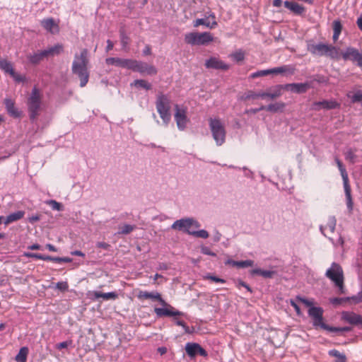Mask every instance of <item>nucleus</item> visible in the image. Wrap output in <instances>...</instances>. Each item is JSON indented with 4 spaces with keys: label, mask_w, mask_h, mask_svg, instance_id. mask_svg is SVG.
<instances>
[{
    "label": "nucleus",
    "mask_w": 362,
    "mask_h": 362,
    "mask_svg": "<svg viewBox=\"0 0 362 362\" xmlns=\"http://www.w3.org/2000/svg\"><path fill=\"white\" fill-rule=\"evenodd\" d=\"M137 298L141 300L151 299L153 300L159 301L165 308H155L154 312L158 317L163 316H177L183 315V313L176 310L171 305L167 303L161 297L158 292H148L140 291L137 295Z\"/></svg>",
    "instance_id": "obj_2"
},
{
    "label": "nucleus",
    "mask_w": 362,
    "mask_h": 362,
    "mask_svg": "<svg viewBox=\"0 0 362 362\" xmlns=\"http://www.w3.org/2000/svg\"><path fill=\"white\" fill-rule=\"evenodd\" d=\"M24 256L26 257L35 258L37 259H41V258H42V255L38 253L25 252Z\"/></svg>",
    "instance_id": "obj_50"
},
{
    "label": "nucleus",
    "mask_w": 362,
    "mask_h": 362,
    "mask_svg": "<svg viewBox=\"0 0 362 362\" xmlns=\"http://www.w3.org/2000/svg\"><path fill=\"white\" fill-rule=\"evenodd\" d=\"M107 65H113L118 67L127 68L130 69L132 59H121L118 57H109L105 59Z\"/></svg>",
    "instance_id": "obj_18"
},
{
    "label": "nucleus",
    "mask_w": 362,
    "mask_h": 362,
    "mask_svg": "<svg viewBox=\"0 0 362 362\" xmlns=\"http://www.w3.org/2000/svg\"><path fill=\"white\" fill-rule=\"evenodd\" d=\"M93 294L95 298H102L105 300H115L118 298V295L116 292L102 293L100 291H94Z\"/></svg>",
    "instance_id": "obj_29"
},
{
    "label": "nucleus",
    "mask_w": 362,
    "mask_h": 362,
    "mask_svg": "<svg viewBox=\"0 0 362 362\" xmlns=\"http://www.w3.org/2000/svg\"><path fill=\"white\" fill-rule=\"evenodd\" d=\"M28 248L31 250H40L41 246L39 244L35 243L28 246Z\"/></svg>",
    "instance_id": "obj_62"
},
{
    "label": "nucleus",
    "mask_w": 362,
    "mask_h": 362,
    "mask_svg": "<svg viewBox=\"0 0 362 362\" xmlns=\"http://www.w3.org/2000/svg\"><path fill=\"white\" fill-rule=\"evenodd\" d=\"M209 127L214 139L218 146L222 145L226 139V129L224 125L219 119L210 118Z\"/></svg>",
    "instance_id": "obj_9"
},
{
    "label": "nucleus",
    "mask_w": 362,
    "mask_h": 362,
    "mask_svg": "<svg viewBox=\"0 0 362 362\" xmlns=\"http://www.w3.org/2000/svg\"><path fill=\"white\" fill-rule=\"evenodd\" d=\"M191 235L204 239L209 237V233L205 230H200L197 231L193 230L192 232H191Z\"/></svg>",
    "instance_id": "obj_44"
},
{
    "label": "nucleus",
    "mask_w": 362,
    "mask_h": 362,
    "mask_svg": "<svg viewBox=\"0 0 362 362\" xmlns=\"http://www.w3.org/2000/svg\"><path fill=\"white\" fill-rule=\"evenodd\" d=\"M68 284L66 281L58 282L56 285V288L62 291H65L68 289Z\"/></svg>",
    "instance_id": "obj_48"
},
{
    "label": "nucleus",
    "mask_w": 362,
    "mask_h": 362,
    "mask_svg": "<svg viewBox=\"0 0 362 362\" xmlns=\"http://www.w3.org/2000/svg\"><path fill=\"white\" fill-rule=\"evenodd\" d=\"M25 215V212L23 211H18L16 212L9 214L8 216L4 218V224L8 225L11 223L21 219Z\"/></svg>",
    "instance_id": "obj_28"
},
{
    "label": "nucleus",
    "mask_w": 362,
    "mask_h": 362,
    "mask_svg": "<svg viewBox=\"0 0 362 362\" xmlns=\"http://www.w3.org/2000/svg\"><path fill=\"white\" fill-rule=\"evenodd\" d=\"M200 227L199 223L193 218H182L173 223L171 228L174 230H182L191 235L192 229H196Z\"/></svg>",
    "instance_id": "obj_12"
},
{
    "label": "nucleus",
    "mask_w": 362,
    "mask_h": 362,
    "mask_svg": "<svg viewBox=\"0 0 362 362\" xmlns=\"http://www.w3.org/2000/svg\"><path fill=\"white\" fill-rule=\"evenodd\" d=\"M336 226V220L334 218H329L325 226H320L322 233L326 235V231L329 230L331 233L334 231Z\"/></svg>",
    "instance_id": "obj_32"
},
{
    "label": "nucleus",
    "mask_w": 362,
    "mask_h": 362,
    "mask_svg": "<svg viewBox=\"0 0 362 362\" xmlns=\"http://www.w3.org/2000/svg\"><path fill=\"white\" fill-rule=\"evenodd\" d=\"M136 228L135 226L125 224L122 226L119 227V234L127 235L132 233Z\"/></svg>",
    "instance_id": "obj_41"
},
{
    "label": "nucleus",
    "mask_w": 362,
    "mask_h": 362,
    "mask_svg": "<svg viewBox=\"0 0 362 362\" xmlns=\"http://www.w3.org/2000/svg\"><path fill=\"white\" fill-rule=\"evenodd\" d=\"M0 69L8 74H13V67L11 62L6 59L0 60Z\"/></svg>",
    "instance_id": "obj_34"
},
{
    "label": "nucleus",
    "mask_w": 362,
    "mask_h": 362,
    "mask_svg": "<svg viewBox=\"0 0 362 362\" xmlns=\"http://www.w3.org/2000/svg\"><path fill=\"white\" fill-rule=\"evenodd\" d=\"M282 0H273V6L275 7H280L282 5Z\"/></svg>",
    "instance_id": "obj_63"
},
{
    "label": "nucleus",
    "mask_w": 362,
    "mask_h": 362,
    "mask_svg": "<svg viewBox=\"0 0 362 362\" xmlns=\"http://www.w3.org/2000/svg\"><path fill=\"white\" fill-rule=\"evenodd\" d=\"M201 25H204L206 26L207 28L212 29V28H214L217 25V22L216 21H213V22L211 23H210L209 22H207L206 20H204L203 18H198L193 22V25L195 28H197Z\"/></svg>",
    "instance_id": "obj_36"
},
{
    "label": "nucleus",
    "mask_w": 362,
    "mask_h": 362,
    "mask_svg": "<svg viewBox=\"0 0 362 362\" xmlns=\"http://www.w3.org/2000/svg\"><path fill=\"white\" fill-rule=\"evenodd\" d=\"M230 57L236 62H242L245 59V52L241 49L238 50L230 54Z\"/></svg>",
    "instance_id": "obj_43"
},
{
    "label": "nucleus",
    "mask_w": 362,
    "mask_h": 362,
    "mask_svg": "<svg viewBox=\"0 0 362 362\" xmlns=\"http://www.w3.org/2000/svg\"><path fill=\"white\" fill-rule=\"evenodd\" d=\"M284 89V85H276L269 89V98L275 99L282 95V90Z\"/></svg>",
    "instance_id": "obj_31"
},
{
    "label": "nucleus",
    "mask_w": 362,
    "mask_h": 362,
    "mask_svg": "<svg viewBox=\"0 0 362 362\" xmlns=\"http://www.w3.org/2000/svg\"><path fill=\"white\" fill-rule=\"evenodd\" d=\"M255 97L262 98H269V91L268 92H259L258 93V95H256Z\"/></svg>",
    "instance_id": "obj_59"
},
{
    "label": "nucleus",
    "mask_w": 362,
    "mask_h": 362,
    "mask_svg": "<svg viewBox=\"0 0 362 362\" xmlns=\"http://www.w3.org/2000/svg\"><path fill=\"white\" fill-rule=\"evenodd\" d=\"M361 56L362 52H360L358 49L352 47H347L346 50L341 53V57L344 60H350L353 62H356V64H358Z\"/></svg>",
    "instance_id": "obj_16"
},
{
    "label": "nucleus",
    "mask_w": 362,
    "mask_h": 362,
    "mask_svg": "<svg viewBox=\"0 0 362 362\" xmlns=\"http://www.w3.org/2000/svg\"><path fill=\"white\" fill-rule=\"evenodd\" d=\"M308 315L313 320L315 327H320L330 332H340V327H329L323 322V310L320 307H313L308 310Z\"/></svg>",
    "instance_id": "obj_8"
},
{
    "label": "nucleus",
    "mask_w": 362,
    "mask_h": 362,
    "mask_svg": "<svg viewBox=\"0 0 362 362\" xmlns=\"http://www.w3.org/2000/svg\"><path fill=\"white\" fill-rule=\"evenodd\" d=\"M340 107V103L335 100L314 102L312 105V109L315 111H320L321 110H333Z\"/></svg>",
    "instance_id": "obj_15"
},
{
    "label": "nucleus",
    "mask_w": 362,
    "mask_h": 362,
    "mask_svg": "<svg viewBox=\"0 0 362 362\" xmlns=\"http://www.w3.org/2000/svg\"><path fill=\"white\" fill-rule=\"evenodd\" d=\"M178 315L177 316H173L175 318V324L177 325V326H180V327H185V325L186 324L184 321L182 320H180L177 318Z\"/></svg>",
    "instance_id": "obj_60"
},
{
    "label": "nucleus",
    "mask_w": 362,
    "mask_h": 362,
    "mask_svg": "<svg viewBox=\"0 0 362 362\" xmlns=\"http://www.w3.org/2000/svg\"><path fill=\"white\" fill-rule=\"evenodd\" d=\"M205 66L208 69H221L225 71L229 69V66L228 64L216 57L209 58L206 61Z\"/></svg>",
    "instance_id": "obj_20"
},
{
    "label": "nucleus",
    "mask_w": 362,
    "mask_h": 362,
    "mask_svg": "<svg viewBox=\"0 0 362 362\" xmlns=\"http://www.w3.org/2000/svg\"><path fill=\"white\" fill-rule=\"evenodd\" d=\"M252 274L260 275L264 278H272L274 274V272L269 270H262L261 269H255L252 271Z\"/></svg>",
    "instance_id": "obj_39"
},
{
    "label": "nucleus",
    "mask_w": 362,
    "mask_h": 362,
    "mask_svg": "<svg viewBox=\"0 0 362 362\" xmlns=\"http://www.w3.org/2000/svg\"><path fill=\"white\" fill-rule=\"evenodd\" d=\"M213 41L214 37L209 32H192L185 35V42L191 45H206Z\"/></svg>",
    "instance_id": "obj_7"
},
{
    "label": "nucleus",
    "mask_w": 362,
    "mask_h": 362,
    "mask_svg": "<svg viewBox=\"0 0 362 362\" xmlns=\"http://www.w3.org/2000/svg\"><path fill=\"white\" fill-rule=\"evenodd\" d=\"M40 219V216L38 215V214H36V215H33L30 217L28 218V221L30 222V223H35V222H37Z\"/></svg>",
    "instance_id": "obj_56"
},
{
    "label": "nucleus",
    "mask_w": 362,
    "mask_h": 362,
    "mask_svg": "<svg viewBox=\"0 0 362 362\" xmlns=\"http://www.w3.org/2000/svg\"><path fill=\"white\" fill-rule=\"evenodd\" d=\"M308 50L313 55L322 57L325 56L332 59L338 60L340 58V49L332 45L324 44H308Z\"/></svg>",
    "instance_id": "obj_3"
},
{
    "label": "nucleus",
    "mask_w": 362,
    "mask_h": 362,
    "mask_svg": "<svg viewBox=\"0 0 362 362\" xmlns=\"http://www.w3.org/2000/svg\"><path fill=\"white\" fill-rule=\"evenodd\" d=\"M97 247L108 250L110 245L105 242H98L96 244Z\"/></svg>",
    "instance_id": "obj_54"
},
{
    "label": "nucleus",
    "mask_w": 362,
    "mask_h": 362,
    "mask_svg": "<svg viewBox=\"0 0 362 362\" xmlns=\"http://www.w3.org/2000/svg\"><path fill=\"white\" fill-rule=\"evenodd\" d=\"M284 107H285V104L284 103L280 102V103H276L274 104H270V105H267V107L262 106L259 109L254 110L253 112L256 113V112H257L260 110H266L267 111H269V112H276L283 110V109Z\"/></svg>",
    "instance_id": "obj_25"
},
{
    "label": "nucleus",
    "mask_w": 362,
    "mask_h": 362,
    "mask_svg": "<svg viewBox=\"0 0 362 362\" xmlns=\"http://www.w3.org/2000/svg\"><path fill=\"white\" fill-rule=\"evenodd\" d=\"M204 279H208V280H211L214 282H216V283H221V284H223L226 282V280L223 279H221V278H219V277H217L216 276H214V275H211L210 274H206V276H204Z\"/></svg>",
    "instance_id": "obj_45"
},
{
    "label": "nucleus",
    "mask_w": 362,
    "mask_h": 362,
    "mask_svg": "<svg viewBox=\"0 0 362 362\" xmlns=\"http://www.w3.org/2000/svg\"><path fill=\"white\" fill-rule=\"evenodd\" d=\"M310 88L308 83H288L284 85V89L296 93H305Z\"/></svg>",
    "instance_id": "obj_22"
},
{
    "label": "nucleus",
    "mask_w": 362,
    "mask_h": 362,
    "mask_svg": "<svg viewBox=\"0 0 362 362\" xmlns=\"http://www.w3.org/2000/svg\"><path fill=\"white\" fill-rule=\"evenodd\" d=\"M44 52L42 50H39L36 52L29 54L27 55V59L29 62L33 65H37L40 64L44 59H45Z\"/></svg>",
    "instance_id": "obj_26"
},
{
    "label": "nucleus",
    "mask_w": 362,
    "mask_h": 362,
    "mask_svg": "<svg viewBox=\"0 0 362 362\" xmlns=\"http://www.w3.org/2000/svg\"><path fill=\"white\" fill-rule=\"evenodd\" d=\"M341 319L351 325H362V316L353 312H343Z\"/></svg>",
    "instance_id": "obj_21"
},
{
    "label": "nucleus",
    "mask_w": 362,
    "mask_h": 362,
    "mask_svg": "<svg viewBox=\"0 0 362 362\" xmlns=\"http://www.w3.org/2000/svg\"><path fill=\"white\" fill-rule=\"evenodd\" d=\"M6 110L8 114L14 118H18L21 116V112L18 110L15 106V102L10 98H6L4 100Z\"/></svg>",
    "instance_id": "obj_23"
},
{
    "label": "nucleus",
    "mask_w": 362,
    "mask_h": 362,
    "mask_svg": "<svg viewBox=\"0 0 362 362\" xmlns=\"http://www.w3.org/2000/svg\"><path fill=\"white\" fill-rule=\"evenodd\" d=\"M132 62L130 69L134 71H138L141 74H146L151 76L155 75L157 73L156 69L152 65L134 59H132Z\"/></svg>",
    "instance_id": "obj_14"
},
{
    "label": "nucleus",
    "mask_w": 362,
    "mask_h": 362,
    "mask_svg": "<svg viewBox=\"0 0 362 362\" xmlns=\"http://www.w3.org/2000/svg\"><path fill=\"white\" fill-rule=\"evenodd\" d=\"M72 344V341L70 340V341H62L61 343H59L56 345V348L57 349H65V348H67L69 345H71Z\"/></svg>",
    "instance_id": "obj_49"
},
{
    "label": "nucleus",
    "mask_w": 362,
    "mask_h": 362,
    "mask_svg": "<svg viewBox=\"0 0 362 362\" xmlns=\"http://www.w3.org/2000/svg\"><path fill=\"white\" fill-rule=\"evenodd\" d=\"M44 52V55L46 58L49 57H53L55 55H59L63 51V46L60 44H57L53 47H49L46 49L42 50Z\"/></svg>",
    "instance_id": "obj_27"
},
{
    "label": "nucleus",
    "mask_w": 362,
    "mask_h": 362,
    "mask_svg": "<svg viewBox=\"0 0 362 362\" xmlns=\"http://www.w3.org/2000/svg\"><path fill=\"white\" fill-rule=\"evenodd\" d=\"M89 64L88 51L83 49L80 54H76L71 66V71L74 74L78 76L80 80V86L84 87L89 80V71L88 65Z\"/></svg>",
    "instance_id": "obj_1"
},
{
    "label": "nucleus",
    "mask_w": 362,
    "mask_h": 362,
    "mask_svg": "<svg viewBox=\"0 0 362 362\" xmlns=\"http://www.w3.org/2000/svg\"><path fill=\"white\" fill-rule=\"evenodd\" d=\"M256 95H258V93H256L253 91H249L244 96V99L245 100L257 99V98H258V97H255Z\"/></svg>",
    "instance_id": "obj_53"
},
{
    "label": "nucleus",
    "mask_w": 362,
    "mask_h": 362,
    "mask_svg": "<svg viewBox=\"0 0 362 362\" xmlns=\"http://www.w3.org/2000/svg\"><path fill=\"white\" fill-rule=\"evenodd\" d=\"M346 96L350 98L351 103L362 102V90H357L356 91H349L346 93Z\"/></svg>",
    "instance_id": "obj_33"
},
{
    "label": "nucleus",
    "mask_w": 362,
    "mask_h": 362,
    "mask_svg": "<svg viewBox=\"0 0 362 362\" xmlns=\"http://www.w3.org/2000/svg\"><path fill=\"white\" fill-rule=\"evenodd\" d=\"M113 47H114V44L113 42L110 40H107V47H106V51L107 52H109L110 50H112L113 49Z\"/></svg>",
    "instance_id": "obj_61"
},
{
    "label": "nucleus",
    "mask_w": 362,
    "mask_h": 362,
    "mask_svg": "<svg viewBox=\"0 0 362 362\" xmlns=\"http://www.w3.org/2000/svg\"><path fill=\"white\" fill-rule=\"evenodd\" d=\"M230 264L234 267L245 268L253 266L254 262L252 260L231 261Z\"/></svg>",
    "instance_id": "obj_38"
},
{
    "label": "nucleus",
    "mask_w": 362,
    "mask_h": 362,
    "mask_svg": "<svg viewBox=\"0 0 362 362\" xmlns=\"http://www.w3.org/2000/svg\"><path fill=\"white\" fill-rule=\"evenodd\" d=\"M131 86H134L137 88H142L146 90H150L151 88V85L143 79L135 80L133 83H131Z\"/></svg>",
    "instance_id": "obj_37"
},
{
    "label": "nucleus",
    "mask_w": 362,
    "mask_h": 362,
    "mask_svg": "<svg viewBox=\"0 0 362 362\" xmlns=\"http://www.w3.org/2000/svg\"><path fill=\"white\" fill-rule=\"evenodd\" d=\"M331 303L335 305H339L343 301L342 298H334L330 300Z\"/></svg>",
    "instance_id": "obj_58"
},
{
    "label": "nucleus",
    "mask_w": 362,
    "mask_h": 362,
    "mask_svg": "<svg viewBox=\"0 0 362 362\" xmlns=\"http://www.w3.org/2000/svg\"><path fill=\"white\" fill-rule=\"evenodd\" d=\"M297 300L301 302L302 303H303L305 305H306L307 307H310V309L312 308L311 306L313 305V302L312 301H310L308 299H305V298H301V297H297Z\"/></svg>",
    "instance_id": "obj_52"
},
{
    "label": "nucleus",
    "mask_w": 362,
    "mask_h": 362,
    "mask_svg": "<svg viewBox=\"0 0 362 362\" xmlns=\"http://www.w3.org/2000/svg\"><path fill=\"white\" fill-rule=\"evenodd\" d=\"M185 351L190 357H194L197 354L204 357H206L208 355L206 350L197 343H187L185 346Z\"/></svg>",
    "instance_id": "obj_17"
},
{
    "label": "nucleus",
    "mask_w": 362,
    "mask_h": 362,
    "mask_svg": "<svg viewBox=\"0 0 362 362\" xmlns=\"http://www.w3.org/2000/svg\"><path fill=\"white\" fill-rule=\"evenodd\" d=\"M342 24L340 20H335L332 23V28H333V40L334 42H337L339 39V37L342 30Z\"/></svg>",
    "instance_id": "obj_30"
},
{
    "label": "nucleus",
    "mask_w": 362,
    "mask_h": 362,
    "mask_svg": "<svg viewBox=\"0 0 362 362\" xmlns=\"http://www.w3.org/2000/svg\"><path fill=\"white\" fill-rule=\"evenodd\" d=\"M41 94L40 90L35 87L31 92L30 96L28 101V108L30 119L33 122L40 115L41 106Z\"/></svg>",
    "instance_id": "obj_6"
},
{
    "label": "nucleus",
    "mask_w": 362,
    "mask_h": 362,
    "mask_svg": "<svg viewBox=\"0 0 362 362\" xmlns=\"http://www.w3.org/2000/svg\"><path fill=\"white\" fill-rule=\"evenodd\" d=\"M355 152L356 151L352 149H349L345 153L346 159L352 163L355 162V159L356 157Z\"/></svg>",
    "instance_id": "obj_46"
},
{
    "label": "nucleus",
    "mask_w": 362,
    "mask_h": 362,
    "mask_svg": "<svg viewBox=\"0 0 362 362\" xmlns=\"http://www.w3.org/2000/svg\"><path fill=\"white\" fill-rule=\"evenodd\" d=\"M47 204L52 207L53 210L61 211L62 210V204L59 202H57L55 200H50L47 202Z\"/></svg>",
    "instance_id": "obj_47"
},
{
    "label": "nucleus",
    "mask_w": 362,
    "mask_h": 362,
    "mask_svg": "<svg viewBox=\"0 0 362 362\" xmlns=\"http://www.w3.org/2000/svg\"><path fill=\"white\" fill-rule=\"evenodd\" d=\"M11 76H12L17 82H23L25 81V77L16 73L15 71H13V74H11Z\"/></svg>",
    "instance_id": "obj_51"
},
{
    "label": "nucleus",
    "mask_w": 362,
    "mask_h": 362,
    "mask_svg": "<svg viewBox=\"0 0 362 362\" xmlns=\"http://www.w3.org/2000/svg\"><path fill=\"white\" fill-rule=\"evenodd\" d=\"M29 353L28 348L23 346L20 349L18 354L16 356L15 360L16 362H26L27 357Z\"/></svg>",
    "instance_id": "obj_35"
},
{
    "label": "nucleus",
    "mask_w": 362,
    "mask_h": 362,
    "mask_svg": "<svg viewBox=\"0 0 362 362\" xmlns=\"http://www.w3.org/2000/svg\"><path fill=\"white\" fill-rule=\"evenodd\" d=\"M120 33V40L121 44L122 45V47L124 49H126L127 47L129 45L130 39L129 37L125 34L124 31L123 30H121L119 31Z\"/></svg>",
    "instance_id": "obj_42"
},
{
    "label": "nucleus",
    "mask_w": 362,
    "mask_h": 362,
    "mask_svg": "<svg viewBox=\"0 0 362 362\" xmlns=\"http://www.w3.org/2000/svg\"><path fill=\"white\" fill-rule=\"evenodd\" d=\"M174 119L177 129L180 131H184L189 122V119L187 117V110L186 107H181L176 104L174 106Z\"/></svg>",
    "instance_id": "obj_11"
},
{
    "label": "nucleus",
    "mask_w": 362,
    "mask_h": 362,
    "mask_svg": "<svg viewBox=\"0 0 362 362\" xmlns=\"http://www.w3.org/2000/svg\"><path fill=\"white\" fill-rule=\"evenodd\" d=\"M326 277L330 279L341 293H344V276L342 267L337 263L333 262L326 271Z\"/></svg>",
    "instance_id": "obj_5"
},
{
    "label": "nucleus",
    "mask_w": 362,
    "mask_h": 362,
    "mask_svg": "<svg viewBox=\"0 0 362 362\" xmlns=\"http://www.w3.org/2000/svg\"><path fill=\"white\" fill-rule=\"evenodd\" d=\"M156 107L163 123L168 125L171 119L170 100L167 95L160 93L157 95Z\"/></svg>",
    "instance_id": "obj_4"
},
{
    "label": "nucleus",
    "mask_w": 362,
    "mask_h": 362,
    "mask_svg": "<svg viewBox=\"0 0 362 362\" xmlns=\"http://www.w3.org/2000/svg\"><path fill=\"white\" fill-rule=\"evenodd\" d=\"M291 306L295 309L297 315H300V309L299 306L297 305V303L294 300H291Z\"/></svg>",
    "instance_id": "obj_55"
},
{
    "label": "nucleus",
    "mask_w": 362,
    "mask_h": 362,
    "mask_svg": "<svg viewBox=\"0 0 362 362\" xmlns=\"http://www.w3.org/2000/svg\"><path fill=\"white\" fill-rule=\"evenodd\" d=\"M40 24L45 30L52 34H57L59 32V24L52 18L43 19Z\"/></svg>",
    "instance_id": "obj_19"
},
{
    "label": "nucleus",
    "mask_w": 362,
    "mask_h": 362,
    "mask_svg": "<svg viewBox=\"0 0 362 362\" xmlns=\"http://www.w3.org/2000/svg\"><path fill=\"white\" fill-rule=\"evenodd\" d=\"M352 299L356 302V303H359V302H362V291L358 293L356 296L352 297Z\"/></svg>",
    "instance_id": "obj_57"
},
{
    "label": "nucleus",
    "mask_w": 362,
    "mask_h": 362,
    "mask_svg": "<svg viewBox=\"0 0 362 362\" xmlns=\"http://www.w3.org/2000/svg\"><path fill=\"white\" fill-rule=\"evenodd\" d=\"M335 161H336L337 167L341 173V175L342 177L344 188L345 195H346V198L347 207L350 210H352L354 204H353L352 197H351V186L349 182L348 174H347L346 170L344 166L343 165V163H341V161L337 158H335Z\"/></svg>",
    "instance_id": "obj_10"
},
{
    "label": "nucleus",
    "mask_w": 362,
    "mask_h": 362,
    "mask_svg": "<svg viewBox=\"0 0 362 362\" xmlns=\"http://www.w3.org/2000/svg\"><path fill=\"white\" fill-rule=\"evenodd\" d=\"M286 72H288L291 74H293L294 73V69L291 67L290 66L284 65V66H281L279 67H275V68H273L271 69L261 70V71H256L255 73H252L250 76V78H255L257 77L265 76H267V75L272 74H283V73H286Z\"/></svg>",
    "instance_id": "obj_13"
},
{
    "label": "nucleus",
    "mask_w": 362,
    "mask_h": 362,
    "mask_svg": "<svg viewBox=\"0 0 362 362\" xmlns=\"http://www.w3.org/2000/svg\"><path fill=\"white\" fill-rule=\"evenodd\" d=\"M356 24H357L358 28L362 31V17L361 16L357 19Z\"/></svg>",
    "instance_id": "obj_64"
},
{
    "label": "nucleus",
    "mask_w": 362,
    "mask_h": 362,
    "mask_svg": "<svg viewBox=\"0 0 362 362\" xmlns=\"http://www.w3.org/2000/svg\"><path fill=\"white\" fill-rule=\"evenodd\" d=\"M284 4L286 8L296 15H302L305 11L303 6L296 2L286 1Z\"/></svg>",
    "instance_id": "obj_24"
},
{
    "label": "nucleus",
    "mask_w": 362,
    "mask_h": 362,
    "mask_svg": "<svg viewBox=\"0 0 362 362\" xmlns=\"http://www.w3.org/2000/svg\"><path fill=\"white\" fill-rule=\"evenodd\" d=\"M329 355L335 357L337 358L336 362H346V356L336 349L330 350Z\"/></svg>",
    "instance_id": "obj_40"
}]
</instances>
